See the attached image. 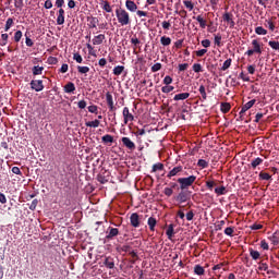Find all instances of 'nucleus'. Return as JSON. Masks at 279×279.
<instances>
[{"instance_id":"nucleus-4","label":"nucleus","mask_w":279,"mask_h":279,"mask_svg":"<svg viewBox=\"0 0 279 279\" xmlns=\"http://www.w3.org/2000/svg\"><path fill=\"white\" fill-rule=\"evenodd\" d=\"M122 117H123L124 125H128V123L134 121V114H132V112H130V108H128V107L123 108Z\"/></svg>"},{"instance_id":"nucleus-20","label":"nucleus","mask_w":279,"mask_h":279,"mask_svg":"<svg viewBox=\"0 0 279 279\" xmlns=\"http://www.w3.org/2000/svg\"><path fill=\"white\" fill-rule=\"evenodd\" d=\"M260 165H263V158L257 157L251 161L248 167H251V169H256V167H260Z\"/></svg>"},{"instance_id":"nucleus-13","label":"nucleus","mask_w":279,"mask_h":279,"mask_svg":"<svg viewBox=\"0 0 279 279\" xmlns=\"http://www.w3.org/2000/svg\"><path fill=\"white\" fill-rule=\"evenodd\" d=\"M189 97H191L190 93L175 94L173 101H184L185 99H189Z\"/></svg>"},{"instance_id":"nucleus-44","label":"nucleus","mask_w":279,"mask_h":279,"mask_svg":"<svg viewBox=\"0 0 279 279\" xmlns=\"http://www.w3.org/2000/svg\"><path fill=\"white\" fill-rule=\"evenodd\" d=\"M197 167H201V169H208V161H206L204 159H199L197 161Z\"/></svg>"},{"instance_id":"nucleus-54","label":"nucleus","mask_w":279,"mask_h":279,"mask_svg":"<svg viewBox=\"0 0 279 279\" xmlns=\"http://www.w3.org/2000/svg\"><path fill=\"white\" fill-rule=\"evenodd\" d=\"M259 180H271V175L267 172H259Z\"/></svg>"},{"instance_id":"nucleus-16","label":"nucleus","mask_w":279,"mask_h":279,"mask_svg":"<svg viewBox=\"0 0 279 279\" xmlns=\"http://www.w3.org/2000/svg\"><path fill=\"white\" fill-rule=\"evenodd\" d=\"M105 40H106V35L100 34V35L95 36L92 39V43H93V45H102Z\"/></svg>"},{"instance_id":"nucleus-62","label":"nucleus","mask_w":279,"mask_h":279,"mask_svg":"<svg viewBox=\"0 0 279 279\" xmlns=\"http://www.w3.org/2000/svg\"><path fill=\"white\" fill-rule=\"evenodd\" d=\"M189 69V63H181L179 64V73H182Z\"/></svg>"},{"instance_id":"nucleus-47","label":"nucleus","mask_w":279,"mask_h":279,"mask_svg":"<svg viewBox=\"0 0 279 279\" xmlns=\"http://www.w3.org/2000/svg\"><path fill=\"white\" fill-rule=\"evenodd\" d=\"M160 69H162V63H155V64L150 68V71H151V73H158V71H160Z\"/></svg>"},{"instance_id":"nucleus-22","label":"nucleus","mask_w":279,"mask_h":279,"mask_svg":"<svg viewBox=\"0 0 279 279\" xmlns=\"http://www.w3.org/2000/svg\"><path fill=\"white\" fill-rule=\"evenodd\" d=\"M147 223L150 232H154L156 230V223H158V221L156 220V218L149 217Z\"/></svg>"},{"instance_id":"nucleus-43","label":"nucleus","mask_w":279,"mask_h":279,"mask_svg":"<svg viewBox=\"0 0 279 279\" xmlns=\"http://www.w3.org/2000/svg\"><path fill=\"white\" fill-rule=\"evenodd\" d=\"M166 234L168 236L169 240L173 239V225H169Z\"/></svg>"},{"instance_id":"nucleus-24","label":"nucleus","mask_w":279,"mask_h":279,"mask_svg":"<svg viewBox=\"0 0 279 279\" xmlns=\"http://www.w3.org/2000/svg\"><path fill=\"white\" fill-rule=\"evenodd\" d=\"M268 239H269L270 243H272V245H279V232H275Z\"/></svg>"},{"instance_id":"nucleus-59","label":"nucleus","mask_w":279,"mask_h":279,"mask_svg":"<svg viewBox=\"0 0 279 279\" xmlns=\"http://www.w3.org/2000/svg\"><path fill=\"white\" fill-rule=\"evenodd\" d=\"M88 112H90L92 114H97V110H98V107L97 105H92L87 108Z\"/></svg>"},{"instance_id":"nucleus-56","label":"nucleus","mask_w":279,"mask_h":279,"mask_svg":"<svg viewBox=\"0 0 279 279\" xmlns=\"http://www.w3.org/2000/svg\"><path fill=\"white\" fill-rule=\"evenodd\" d=\"M102 8V10H105V12H108V13H110V12H112V7L110 5V2H105V4L101 7Z\"/></svg>"},{"instance_id":"nucleus-29","label":"nucleus","mask_w":279,"mask_h":279,"mask_svg":"<svg viewBox=\"0 0 279 279\" xmlns=\"http://www.w3.org/2000/svg\"><path fill=\"white\" fill-rule=\"evenodd\" d=\"M9 38L10 35H8V33L2 34L0 39V47H5V45H8Z\"/></svg>"},{"instance_id":"nucleus-26","label":"nucleus","mask_w":279,"mask_h":279,"mask_svg":"<svg viewBox=\"0 0 279 279\" xmlns=\"http://www.w3.org/2000/svg\"><path fill=\"white\" fill-rule=\"evenodd\" d=\"M193 19H195L197 21V23H199V27L202 29H206V20H204V17L202 15H197L196 17L193 16Z\"/></svg>"},{"instance_id":"nucleus-11","label":"nucleus","mask_w":279,"mask_h":279,"mask_svg":"<svg viewBox=\"0 0 279 279\" xmlns=\"http://www.w3.org/2000/svg\"><path fill=\"white\" fill-rule=\"evenodd\" d=\"M222 19L226 23H229L230 27L233 28L236 23H234V20H233V15L232 13H228L226 12L223 15H222Z\"/></svg>"},{"instance_id":"nucleus-25","label":"nucleus","mask_w":279,"mask_h":279,"mask_svg":"<svg viewBox=\"0 0 279 279\" xmlns=\"http://www.w3.org/2000/svg\"><path fill=\"white\" fill-rule=\"evenodd\" d=\"M194 274H196V276H204V274H206V270L204 269V267H202V265H195Z\"/></svg>"},{"instance_id":"nucleus-36","label":"nucleus","mask_w":279,"mask_h":279,"mask_svg":"<svg viewBox=\"0 0 279 279\" xmlns=\"http://www.w3.org/2000/svg\"><path fill=\"white\" fill-rule=\"evenodd\" d=\"M173 90H175V87H173L172 85H166L161 87V93L165 94L173 93Z\"/></svg>"},{"instance_id":"nucleus-32","label":"nucleus","mask_w":279,"mask_h":279,"mask_svg":"<svg viewBox=\"0 0 279 279\" xmlns=\"http://www.w3.org/2000/svg\"><path fill=\"white\" fill-rule=\"evenodd\" d=\"M160 43L163 47H169L171 45V37L162 36Z\"/></svg>"},{"instance_id":"nucleus-5","label":"nucleus","mask_w":279,"mask_h":279,"mask_svg":"<svg viewBox=\"0 0 279 279\" xmlns=\"http://www.w3.org/2000/svg\"><path fill=\"white\" fill-rule=\"evenodd\" d=\"M31 88L36 93H40L45 90V85L43 84V80H33L31 81Z\"/></svg>"},{"instance_id":"nucleus-57","label":"nucleus","mask_w":279,"mask_h":279,"mask_svg":"<svg viewBox=\"0 0 279 279\" xmlns=\"http://www.w3.org/2000/svg\"><path fill=\"white\" fill-rule=\"evenodd\" d=\"M97 180L100 182V184H106L108 182V178H106L104 174H98Z\"/></svg>"},{"instance_id":"nucleus-49","label":"nucleus","mask_w":279,"mask_h":279,"mask_svg":"<svg viewBox=\"0 0 279 279\" xmlns=\"http://www.w3.org/2000/svg\"><path fill=\"white\" fill-rule=\"evenodd\" d=\"M23 38V32L16 31L14 34V41L15 43H21V39Z\"/></svg>"},{"instance_id":"nucleus-14","label":"nucleus","mask_w":279,"mask_h":279,"mask_svg":"<svg viewBox=\"0 0 279 279\" xmlns=\"http://www.w3.org/2000/svg\"><path fill=\"white\" fill-rule=\"evenodd\" d=\"M254 104H256V99H252L248 102H246L245 105L242 106L241 108V114H245V112H247V110H250V108H253Z\"/></svg>"},{"instance_id":"nucleus-12","label":"nucleus","mask_w":279,"mask_h":279,"mask_svg":"<svg viewBox=\"0 0 279 279\" xmlns=\"http://www.w3.org/2000/svg\"><path fill=\"white\" fill-rule=\"evenodd\" d=\"M182 171H183L182 166H177L169 171V173L167 174V178L169 179L175 178V175H178L179 173H182Z\"/></svg>"},{"instance_id":"nucleus-41","label":"nucleus","mask_w":279,"mask_h":279,"mask_svg":"<svg viewBox=\"0 0 279 279\" xmlns=\"http://www.w3.org/2000/svg\"><path fill=\"white\" fill-rule=\"evenodd\" d=\"M269 47H271V49H274L275 51H279V43L276 40H270L268 41Z\"/></svg>"},{"instance_id":"nucleus-17","label":"nucleus","mask_w":279,"mask_h":279,"mask_svg":"<svg viewBox=\"0 0 279 279\" xmlns=\"http://www.w3.org/2000/svg\"><path fill=\"white\" fill-rule=\"evenodd\" d=\"M252 45H253V51L255 53H263V48L260 47V43H258V39H253L252 40Z\"/></svg>"},{"instance_id":"nucleus-8","label":"nucleus","mask_w":279,"mask_h":279,"mask_svg":"<svg viewBox=\"0 0 279 279\" xmlns=\"http://www.w3.org/2000/svg\"><path fill=\"white\" fill-rule=\"evenodd\" d=\"M122 145L126 147V149H130V151H134L136 149V144L130 140V137H122L121 138Z\"/></svg>"},{"instance_id":"nucleus-30","label":"nucleus","mask_w":279,"mask_h":279,"mask_svg":"<svg viewBox=\"0 0 279 279\" xmlns=\"http://www.w3.org/2000/svg\"><path fill=\"white\" fill-rule=\"evenodd\" d=\"M248 252L253 260H258V258H260V253L258 251H255L254 248H250Z\"/></svg>"},{"instance_id":"nucleus-33","label":"nucleus","mask_w":279,"mask_h":279,"mask_svg":"<svg viewBox=\"0 0 279 279\" xmlns=\"http://www.w3.org/2000/svg\"><path fill=\"white\" fill-rule=\"evenodd\" d=\"M255 34L258 36H267V29H265L263 26H257L255 28Z\"/></svg>"},{"instance_id":"nucleus-7","label":"nucleus","mask_w":279,"mask_h":279,"mask_svg":"<svg viewBox=\"0 0 279 279\" xmlns=\"http://www.w3.org/2000/svg\"><path fill=\"white\" fill-rule=\"evenodd\" d=\"M106 101H107V106H108L110 112H117V107H114V100H113L112 94H110V92L106 93Z\"/></svg>"},{"instance_id":"nucleus-63","label":"nucleus","mask_w":279,"mask_h":279,"mask_svg":"<svg viewBox=\"0 0 279 279\" xmlns=\"http://www.w3.org/2000/svg\"><path fill=\"white\" fill-rule=\"evenodd\" d=\"M57 25H64V15H58Z\"/></svg>"},{"instance_id":"nucleus-38","label":"nucleus","mask_w":279,"mask_h":279,"mask_svg":"<svg viewBox=\"0 0 279 279\" xmlns=\"http://www.w3.org/2000/svg\"><path fill=\"white\" fill-rule=\"evenodd\" d=\"M216 195H226L228 193V190H226V186H220L215 189Z\"/></svg>"},{"instance_id":"nucleus-34","label":"nucleus","mask_w":279,"mask_h":279,"mask_svg":"<svg viewBox=\"0 0 279 279\" xmlns=\"http://www.w3.org/2000/svg\"><path fill=\"white\" fill-rule=\"evenodd\" d=\"M123 71H125V66L123 65H118L113 69V75H121L123 73Z\"/></svg>"},{"instance_id":"nucleus-21","label":"nucleus","mask_w":279,"mask_h":279,"mask_svg":"<svg viewBox=\"0 0 279 279\" xmlns=\"http://www.w3.org/2000/svg\"><path fill=\"white\" fill-rule=\"evenodd\" d=\"M101 142L105 144V145H108V144H112L114 143V136L110 135V134H106L101 137Z\"/></svg>"},{"instance_id":"nucleus-31","label":"nucleus","mask_w":279,"mask_h":279,"mask_svg":"<svg viewBox=\"0 0 279 279\" xmlns=\"http://www.w3.org/2000/svg\"><path fill=\"white\" fill-rule=\"evenodd\" d=\"M177 217H179V219H183L186 217V215L184 214V205H179V210L177 211Z\"/></svg>"},{"instance_id":"nucleus-2","label":"nucleus","mask_w":279,"mask_h":279,"mask_svg":"<svg viewBox=\"0 0 279 279\" xmlns=\"http://www.w3.org/2000/svg\"><path fill=\"white\" fill-rule=\"evenodd\" d=\"M195 180H197V177L190 175L186 178H179L177 182L180 184L181 191H186L192 184H195Z\"/></svg>"},{"instance_id":"nucleus-19","label":"nucleus","mask_w":279,"mask_h":279,"mask_svg":"<svg viewBox=\"0 0 279 279\" xmlns=\"http://www.w3.org/2000/svg\"><path fill=\"white\" fill-rule=\"evenodd\" d=\"M63 90L68 94L75 93V84L73 82H69L64 85Z\"/></svg>"},{"instance_id":"nucleus-50","label":"nucleus","mask_w":279,"mask_h":279,"mask_svg":"<svg viewBox=\"0 0 279 279\" xmlns=\"http://www.w3.org/2000/svg\"><path fill=\"white\" fill-rule=\"evenodd\" d=\"M73 60H75V62H77V64H82V62H84L82 54L77 53V52L73 54Z\"/></svg>"},{"instance_id":"nucleus-27","label":"nucleus","mask_w":279,"mask_h":279,"mask_svg":"<svg viewBox=\"0 0 279 279\" xmlns=\"http://www.w3.org/2000/svg\"><path fill=\"white\" fill-rule=\"evenodd\" d=\"M32 71H33V75H43L45 68L40 65H35L33 66Z\"/></svg>"},{"instance_id":"nucleus-46","label":"nucleus","mask_w":279,"mask_h":279,"mask_svg":"<svg viewBox=\"0 0 279 279\" xmlns=\"http://www.w3.org/2000/svg\"><path fill=\"white\" fill-rule=\"evenodd\" d=\"M162 84H165V86L173 84V77H171L170 75L165 76Z\"/></svg>"},{"instance_id":"nucleus-37","label":"nucleus","mask_w":279,"mask_h":279,"mask_svg":"<svg viewBox=\"0 0 279 279\" xmlns=\"http://www.w3.org/2000/svg\"><path fill=\"white\" fill-rule=\"evenodd\" d=\"M14 25V20L9 17L5 22L4 32H10V28Z\"/></svg>"},{"instance_id":"nucleus-39","label":"nucleus","mask_w":279,"mask_h":279,"mask_svg":"<svg viewBox=\"0 0 279 279\" xmlns=\"http://www.w3.org/2000/svg\"><path fill=\"white\" fill-rule=\"evenodd\" d=\"M98 24H99V19L90 17V20H89V27L92 29H95V27H97Z\"/></svg>"},{"instance_id":"nucleus-51","label":"nucleus","mask_w":279,"mask_h":279,"mask_svg":"<svg viewBox=\"0 0 279 279\" xmlns=\"http://www.w3.org/2000/svg\"><path fill=\"white\" fill-rule=\"evenodd\" d=\"M214 43H215L216 47H221V34L215 35Z\"/></svg>"},{"instance_id":"nucleus-35","label":"nucleus","mask_w":279,"mask_h":279,"mask_svg":"<svg viewBox=\"0 0 279 279\" xmlns=\"http://www.w3.org/2000/svg\"><path fill=\"white\" fill-rule=\"evenodd\" d=\"M198 93H201L203 101H206V99H208V96L206 95V87L204 85L199 86Z\"/></svg>"},{"instance_id":"nucleus-64","label":"nucleus","mask_w":279,"mask_h":279,"mask_svg":"<svg viewBox=\"0 0 279 279\" xmlns=\"http://www.w3.org/2000/svg\"><path fill=\"white\" fill-rule=\"evenodd\" d=\"M14 7L21 10L23 8V0H15Z\"/></svg>"},{"instance_id":"nucleus-42","label":"nucleus","mask_w":279,"mask_h":279,"mask_svg":"<svg viewBox=\"0 0 279 279\" xmlns=\"http://www.w3.org/2000/svg\"><path fill=\"white\" fill-rule=\"evenodd\" d=\"M99 120L88 121L85 123L86 128H97L99 125Z\"/></svg>"},{"instance_id":"nucleus-52","label":"nucleus","mask_w":279,"mask_h":279,"mask_svg":"<svg viewBox=\"0 0 279 279\" xmlns=\"http://www.w3.org/2000/svg\"><path fill=\"white\" fill-rule=\"evenodd\" d=\"M194 73H202L204 70H202V64L199 63H194L192 66Z\"/></svg>"},{"instance_id":"nucleus-40","label":"nucleus","mask_w":279,"mask_h":279,"mask_svg":"<svg viewBox=\"0 0 279 279\" xmlns=\"http://www.w3.org/2000/svg\"><path fill=\"white\" fill-rule=\"evenodd\" d=\"M230 66H232V59H227L221 66V71H228Z\"/></svg>"},{"instance_id":"nucleus-48","label":"nucleus","mask_w":279,"mask_h":279,"mask_svg":"<svg viewBox=\"0 0 279 279\" xmlns=\"http://www.w3.org/2000/svg\"><path fill=\"white\" fill-rule=\"evenodd\" d=\"M225 234L227 236H234V227H228L225 229Z\"/></svg>"},{"instance_id":"nucleus-1","label":"nucleus","mask_w":279,"mask_h":279,"mask_svg":"<svg viewBox=\"0 0 279 279\" xmlns=\"http://www.w3.org/2000/svg\"><path fill=\"white\" fill-rule=\"evenodd\" d=\"M116 16L118 23H120L122 27H125V25H130V23H132V20H130V13L121 7L116 9Z\"/></svg>"},{"instance_id":"nucleus-53","label":"nucleus","mask_w":279,"mask_h":279,"mask_svg":"<svg viewBox=\"0 0 279 279\" xmlns=\"http://www.w3.org/2000/svg\"><path fill=\"white\" fill-rule=\"evenodd\" d=\"M77 71H78V73L86 74L90 71V68L78 65Z\"/></svg>"},{"instance_id":"nucleus-55","label":"nucleus","mask_w":279,"mask_h":279,"mask_svg":"<svg viewBox=\"0 0 279 279\" xmlns=\"http://www.w3.org/2000/svg\"><path fill=\"white\" fill-rule=\"evenodd\" d=\"M205 185L207 186L208 191H213V189L217 186V183H215V181H206Z\"/></svg>"},{"instance_id":"nucleus-9","label":"nucleus","mask_w":279,"mask_h":279,"mask_svg":"<svg viewBox=\"0 0 279 279\" xmlns=\"http://www.w3.org/2000/svg\"><path fill=\"white\" fill-rule=\"evenodd\" d=\"M131 44L134 46L133 47V53L134 56H138V51L136 49H141V39L134 35L131 37Z\"/></svg>"},{"instance_id":"nucleus-3","label":"nucleus","mask_w":279,"mask_h":279,"mask_svg":"<svg viewBox=\"0 0 279 279\" xmlns=\"http://www.w3.org/2000/svg\"><path fill=\"white\" fill-rule=\"evenodd\" d=\"M191 199V193L189 191L181 190V192L175 196V202L178 204H185Z\"/></svg>"},{"instance_id":"nucleus-10","label":"nucleus","mask_w":279,"mask_h":279,"mask_svg":"<svg viewBox=\"0 0 279 279\" xmlns=\"http://www.w3.org/2000/svg\"><path fill=\"white\" fill-rule=\"evenodd\" d=\"M131 226L133 228H138L141 226V219L136 213H133L130 217Z\"/></svg>"},{"instance_id":"nucleus-6","label":"nucleus","mask_w":279,"mask_h":279,"mask_svg":"<svg viewBox=\"0 0 279 279\" xmlns=\"http://www.w3.org/2000/svg\"><path fill=\"white\" fill-rule=\"evenodd\" d=\"M106 234V241H112L114 236H119V230L113 227H108Z\"/></svg>"},{"instance_id":"nucleus-60","label":"nucleus","mask_w":279,"mask_h":279,"mask_svg":"<svg viewBox=\"0 0 279 279\" xmlns=\"http://www.w3.org/2000/svg\"><path fill=\"white\" fill-rule=\"evenodd\" d=\"M187 221H193V218L195 217V213L193 210H190L185 215Z\"/></svg>"},{"instance_id":"nucleus-18","label":"nucleus","mask_w":279,"mask_h":279,"mask_svg":"<svg viewBox=\"0 0 279 279\" xmlns=\"http://www.w3.org/2000/svg\"><path fill=\"white\" fill-rule=\"evenodd\" d=\"M104 265L107 267V269H114V258L111 256L106 257Z\"/></svg>"},{"instance_id":"nucleus-61","label":"nucleus","mask_w":279,"mask_h":279,"mask_svg":"<svg viewBox=\"0 0 279 279\" xmlns=\"http://www.w3.org/2000/svg\"><path fill=\"white\" fill-rule=\"evenodd\" d=\"M267 269H269V266L267 265V263H259V266H258L259 271H267Z\"/></svg>"},{"instance_id":"nucleus-58","label":"nucleus","mask_w":279,"mask_h":279,"mask_svg":"<svg viewBox=\"0 0 279 279\" xmlns=\"http://www.w3.org/2000/svg\"><path fill=\"white\" fill-rule=\"evenodd\" d=\"M163 195H166V197H171V195H173V190L171 187H165Z\"/></svg>"},{"instance_id":"nucleus-28","label":"nucleus","mask_w":279,"mask_h":279,"mask_svg":"<svg viewBox=\"0 0 279 279\" xmlns=\"http://www.w3.org/2000/svg\"><path fill=\"white\" fill-rule=\"evenodd\" d=\"M165 170V165L161 162H157L153 165L151 173H156V171H163Z\"/></svg>"},{"instance_id":"nucleus-45","label":"nucleus","mask_w":279,"mask_h":279,"mask_svg":"<svg viewBox=\"0 0 279 279\" xmlns=\"http://www.w3.org/2000/svg\"><path fill=\"white\" fill-rule=\"evenodd\" d=\"M183 4L185 5V8L187 10H190V12L193 10V8H195V4H193V1H191V0H184Z\"/></svg>"},{"instance_id":"nucleus-15","label":"nucleus","mask_w":279,"mask_h":279,"mask_svg":"<svg viewBox=\"0 0 279 279\" xmlns=\"http://www.w3.org/2000/svg\"><path fill=\"white\" fill-rule=\"evenodd\" d=\"M125 8L129 12H136V10H138V5H136L132 0L125 1Z\"/></svg>"},{"instance_id":"nucleus-23","label":"nucleus","mask_w":279,"mask_h":279,"mask_svg":"<svg viewBox=\"0 0 279 279\" xmlns=\"http://www.w3.org/2000/svg\"><path fill=\"white\" fill-rule=\"evenodd\" d=\"M232 106L230 102H221L220 110L223 114H228V111L231 110Z\"/></svg>"}]
</instances>
